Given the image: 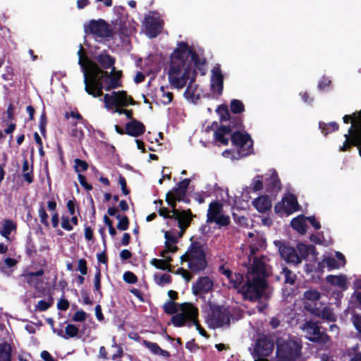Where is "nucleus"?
Segmentation results:
<instances>
[{
  "label": "nucleus",
  "instance_id": "1",
  "mask_svg": "<svg viewBox=\"0 0 361 361\" xmlns=\"http://www.w3.org/2000/svg\"><path fill=\"white\" fill-rule=\"evenodd\" d=\"M79 64L84 75L85 91L94 97H101L102 90L109 91L120 86L121 71L115 69L114 59L106 52H102L95 57L97 61L103 69L111 68L110 73L102 70L95 62L88 59L83 54V48L80 45L78 52Z\"/></svg>",
  "mask_w": 361,
  "mask_h": 361
},
{
  "label": "nucleus",
  "instance_id": "2",
  "mask_svg": "<svg viewBox=\"0 0 361 361\" xmlns=\"http://www.w3.org/2000/svg\"><path fill=\"white\" fill-rule=\"evenodd\" d=\"M247 235L250 244L248 260L250 267L248 269L246 281L239 288V293L245 300L257 301L262 297L267 288L265 278L269 274V266L267 257H258L257 255V252L264 246L262 236L252 232H249Z\"/></svg>",
  "mask_w": 361,
  "mask_h": 361
},
{
  "label": "nucleus",
  "instance_id": "3",
  "mask_svg": "<svg viewBox=\"0 0 361 361\" xmlns=\"http://www.w3.org/2000/svg\"><path fill=\"white\" fill-rule=\"evenodd\" d=\"M196 54L185 42H180L171 56L168 71L169 82L173 87L182 89L189 80H195Z\"/></svg>",
  "mask_w": 361,
  "mask_h": 361
},
{
  "label": "nucleus",
  "instance_id": "4",
  "mask_svg": "<svg viewBox=\"0 0 361 361\" xmlns=\"http://www.w3.org/2000/svg\"><path fill=\"white\" fill-rule=\"evenodd\" d=\"M190 182V180L188 178L183 179L179 183L176 188L166 194V201L173 207V216L178 220V225L180 228L178 238L182 237L186 228L190 226L193 216L190 210H179L176 208V201L184 200Z\"/></svg>",
  "mask_w": 361,
  "mask_h": 361
},
{
  "label": "nucleus",
  "instance_id": "5",
  "mask_svg": "<svg viewBox=\"0 0 361 361\" xmlns=\"http://www.w3.org/2000/svg\"><path fill=\"white\" fill-rule=\"evenodd\" d=\"M344 123L351 126L348 128V134H345V140L340 151L349 150L352 147H357L361 157V109L352 114L345 115L343 117Z\"/></svg>",
  "mask_w": 361,
  "mask_h": 361
},
{
  "label": "nucleus",
  "instance_id": "6",
  "mask_svg": "<svg viewBox=\"0 0 361 361\" xmlns=\"http://www.w3.org/2000/svg\"><path fill=\"white\" fill-rule=\"evenodd\" d=\"M164 309L168 314H175L171 318V322L177 327L185 325L188 319L193 320L197 314V308L188 302L178 304L169 301L164 304Z\"/></svg>",
  "mask_w": 361,
  "mask_h": 361
},
{
  "label": "nucleus",
  "instance_id": "7",
  "mask_svg": "<svg viewBox=\"0 0 361 361\" xmlns=\"http://www.w3.org/2000/svg\"><path fill=\"white\" fill-rule=\"evenodd\" d=\"M180 259L188 262V268L193 272L202 271L207 266L204 250L198 243L192 244Z\"/></svg>",
  "mask_w": 361,
  "mask_h": 361
},
{
  "label": "nucleus",
  "instance_id": "8",
  "mask_svg": "<svg viewBox=\"0 0 361 361\" xmlns=\"http://www.w3.org/2000/svg\"><path fill=\"white\" fill-rule=\"evenodd\" d=\"M104 103L105 108L114 113L123 114L125 109L121 106H127L130 104H133L131 97H128L126 92L118 91L112 92L111 94H105L102 99H100Z\"/></svg>",
  "mask_w": 361,
  "mask_h": 361
},
{
  "label": "nucleus",
  "instance_id": "9",
  "mask_svg": "<svg viewBox=\"0 0 361 361\" xmlns=\"http://www.w3.org/2000/svg\"><path fill=\"white\" fill-rule=\"evenodd\" d=\"M300 350L301 345L295 341L277 342V355L281 361L295 360L300 355Z\"/></svg>",
  "mask_w": 361,
  "mask_h": 361
},
{
  "label": "nucleus",
  "instance_id": "10",
  "mask_svg": "<svg viewBox=\"0 0 361 361\" xmlns=\"http://www.w3.org/2000/svg\"><path fill=\"white\" fill-rule=\"evenodd\" d=\"M85 31L95 38H109L114 35V29L111 25L103 19L90 20L85 26Z\"/></svg>",
  "mask_w": 361,
  "mask_h": 361
},
{
  "label": "nucleus",
  "instance_id": "11",
  "mask_svg": "<svg viewBox=\"0 0 361 361\" xmlns=\"http://www.w3.org/2000/svg\"><path fill=\"white\" fill-rule=\"evenodd\" d=\"M207 323L210 327L217 328L228 324L230 317L226 308L220 306H211L208 314Z\"/></svg>",
  "mask_w": 361,
  "mask_h": 361
},
{
  "label": "nucleus",
  "instance_id": "12",
  "mask_svg": "<svg viewBox=\"0 0 361 361\" xmlns=\"http://www.w3.org/2000/svg\"><path fill=\"white\" fill-rule=\"evenodd\" d=\"M231 140L239 157H245L252 152V140L248 134L237 131L231 135Z\"/></svg>",
  "mask_w": 361,
  "mask_h": 361
},
{
  "label": "nucleus",
  "instance_id": "13",
  "mask_svg": "<svg viewBox=\"0 0 361 361\" xmlns=\"http://www.w3.org/2000/svg\"><path fill=\"white\" fill-rule=\"evenodd\" d=\"M207 216V222H215L220 226H227L230 223L229 216L223 214L222 204L218 202H213L209 204Z\"/></svg>",
  "mask_w": 361,
  "mask_h": 361
},
{
  "label": "nucleus",
  "instance_id": "14",
  "mask_svg": "<svg viewBox=\"0 0 361 361\" xmlns=\"http://www.w3.org/2000/svg\"><path fill=\"white\" fill-rule=\"evenodd\" d=\"M305 336L313 342L326 343L328 336L320 331L318 324L313 322H307L301 327Z\"/></svg>",
  "mask_w": 361,
  "mask_h": 361
},
{
  "label": "nucleus",
  "instance_id": "15",
  "mask_svg": "<svg viewBox=\"0 0 361 361\" xmlns=\"http://www.w3.org/2000/svg\"><path fill=\"white\" fill-rule=\"evenodd\" d=\"M299 205L296 197L291 194L286 195L274 207L276 213L289 215L298 210Z\"/></svg>",
  "mask_w": 361,
  "mask_h": 361
},
{
  "label": "nucleus",
  "instance_id": "16",
  "mask_svg": "<svg viewBox=\"0 0 361 361\" xmlns=\"http://www.w3.org/2000/svg\"><path fill=\"white\" fill-rule=\"evenodd\" d=\"M322 295L316 289L310 288L303 293L304 307L313 313L322 305L320 300Z\"/></svg>",
  "mask_w": 361,
  "mask_h": 361
},
{
  "label": "nucleus",
  "instance_id": "17",
  "mask_svg": "<svg viewBox=\"0 0 361 361\" xmlns=\"http://www.w3.org/2000/svg\"><path fill=\"white\" fill-rule=\"evenodd\" d=\"M163 21L154 15L145 18L146 34L149 38L155 37L161 30Z\"/></svg>",
  "mask_w": 361,
  "mask_h": 361
},
{
  "label": "nucleus",
  "instance_id": "18",
  "mask_svg": "<svg viewBox=\"0 0 361 361\" xmlns=\"http://www.w3.org/2000/svg\"><path fill=\"white\" fill-rule=\"evenodd\" d=\"M224 87V77L219 64L213 67L211 71V88L214 93L221 94Z\"/></svg>",
  "mask_w": 361,
  "mask_h": 361
},
{
  "label": "nucleus",
  "instance_id": "19",
  "mask_svg": "<svg viewBox=\"0 0 361 361\" xmlns=\"http://www.w3.org/2000/svg\"><path fill=\"white\" fill-rule=\"evenodd\" d=\"M279 252L281 257L286 262L294 264L301 263V257L293 247L283 245L279 247Z\"/></svg>",
  "mask_w": 361,
  "mask_h": 361
},
{
  "label": "nucleus",
  "instance_id": "20",
  "mask_svg": "<svg viewBox=\"0 0 361 361\" xmlns=\"http://www.w3.org/2000/svg\"><path fill=\"white\" fill-rule=\"evenodd\" d=\"M223 274L225 276L224 283L229 288H238L243 281V276L240 274L233 273L228 269H224Z\"/></svg>",
  "mask_w": 361,
  "mask_h": 361
},
{
  "label": "nucleus",
  "instance_id": "21",
  "mask_svg": "<svg viewBox=\"0 0 361 361\" xmlns=\"http://www.w3.org/2000/svg\"><path fill=\"white\" fill-rule=\"evenodd\" d=\"M213 287V282L208 277H201L192 286L193 293L199 295L210 291Z\"/></svg>",
  "mask_w": 361,
  "mask_h": 361
},
{
  "label": "nucleus",
  "instance_id": "22",
  "mask_svg": "<svg viewBox=\"0 0 361 361\" xmlns=\"http://www.w3.org/2000/svg\"><path fill=\"white\" fill-rule=\"evenodd\" d=\"M126 133L133 137H138L142 135L145 130V127L144 124L137 120L132 119L126 126Z\"/></svg>",
  "mask_w": 361,
  "mask_h": 361
},
{
  "label": "nucleus",
  "instance_id": "23",
  "mask_svg": "<svg viewBox=\"0 0 361 361\" xmlns=\"http://www.w3.org/2000/svg\"><path fill=\"white\" fill-rule=\"evenodd\" d=\"M255 208L261 213H265L271 208V200L267 195H261L252 202Z\"/></svg>",
  "mask_w": 361,
  "mask_h": 361
},
{
  "label": "nucleus",
  "instance_id": "24",
  "mask_svg": "<svg viewBox=\"0 0 361 361\" xmlns=\"http://www.w3.org/2000/svg\"><path fill=\"white\" fill-rule=\"evenodd\" d=\"M166 238V249L161 253V257H165V253L175 252L177 250V247L174 244L177 241V237L171 234L169 231L165 232Z\"/></svg>",
  "mask_w": 361,
  "mask_h": 361
},
{
  "label": "nucleus",
  "instance_id": "25",
  "mask_svg": "<svg viewBox=\"0 0 361 361\" xmlns=\"http://www.w3.org/2000/svg\"><path fill=\"white\" fill-rule=\"evenodd\" d=\"M231 129L226 126L220 127L214 133V137L220 144L227 145L230 136Z\"/></svg>",
  "mask_w": 361,
  "mask_h": 361
},
{
  "label": "nucleus",
  "instance_id": "26",
  "mask_svg": "<svg viewBox=\"0 0 361 361\" xmlns=\"http://www.w3.org/2000/svg\"><path fill=\"white\" fill-rule=\"evenodd\" d=\"M273 344L266 340H259L256 345L255 350L262 356L269 355L273 350Z\"/></svg>",
  "mask_w": 361,
  "mask_h": 361
},
{
  "label": "nucleus",
  "instance_id": "27",
  "mask_svg": "<svg viewBox=\"0 0 361 361\" xmlns=\"http://www.w3.org/2000/svg\"><path fill=\"white\" fill-rule=\"evenodd\" d=\"M297 250L299 252L298 255L302 259H306L311 255L312 259L315 258V250L314 247L312 245H308L304 243H299L297 245Z\"/></svg>",
  "mask_w": 361,
  "mask_h": 361
},
{
  "label": "nucleus",
  "instance_id": "28",
  "mask_svg": "<svg viewBox=\"0 0 361 361\" xmlns=\"http://www.w3.org/2000/svg\"><path fill=\"white\" fill-rule=\"evenodd\" d=\"M306 217L303 215H300L292 220L291 226L298 233L304 234L306 232Z\"/></svg>",
  "mask_w": 361,
  "mask_h": 361
},
{
  "label": "nucleus",
  "instance_id": "29",
  "mask_svg": "<svg viewBox=\"0 0 361 361\" xmlns=\"http://www.w3.org/2000/svg\"><path fill=\"white\" fill-rule=\"evenodd\" d=\"M144 345L152 353L159 355L164 357H168L170 354L168 351L162 350L157 343H152L147 341H144Z\"/></svg>",
  "mask_w": 361,
  "mask_h": 361
},
{
  "label": "nucleus",
  "instance_id": "30",
  "mask_svg": "<svg viewBox=\"0 0 361 361\" xmlns=\"http://www.w3.org/2000/svg\"><path fill=\"white\" fill-rule=\"evenodd\" d=\"M321 306L322 305L312 314L330 322L334 321L335 316L333 314L331 310L329 307H324L322 308Z\"/></svg>",
  "mask_w": 361,
  "mask_h": 361
},
{
  "label": "nucleus",
  "instance_id": "31",
  "mask_svg": "<svg viewBox=\"0 0 361 361\" xmlns=\"http://www.w3.org/2000/svg\"><path fill=\"white\" fill-rule=\"evenodd\" d=\"M167 254L168 253H165V257H162L164 258V259H153L151 264L157 269L170 270L169 262L171 261V257H169Z\"/></svg>",
  "mask_w": 361,
  "mask_h": 361
},
{
  "label": "nucleus",
  "instance_id": "32",
  "mask_svg": "<svg viewBox=\"0 0 361 361\" xmlns=\"http://www.w3.org/2000/svg\"><path fill=\"white\" fill-rule=\"evenodd\" d=\"M184 97L188 101L195 102L199 98V94L193 82H190L184 92Z\"/></svg>",
  "mask_w": 361,
  "mask_h": 361
},
{
  "label": "nucleus",
  "instance_id": "33",
  "mask_svg": "<svg viewBox=\"0 0 361 361\" xmlns=\"http://www.w3.org/2000/svg\"><path fill=\"white\" fill-rule=\"evenodd\" d=\"M11 347L6 343L0 344V361H11Z\"/></svg>",
  "mask_w": 361,
  "mask_h": 361
},
{
  "label": "nucleus",
  "instance_id": "34",
  "mask_svg": "<svg viewBox=\"0 0 361 361\" xmlns=\"http://www.w3.org/2000/svg\"><path fill=\"white\" fill-rule=\"evenodd\" d=\"M16 229L15 224L10 220H6L4 222L3 227L0 230V234L6 238L7 240H9V235L12 231Z\"/></svg>",
  "mask_w": 361,
  "mask_h": 361
},
{
  "label": "nucleus",
  "instance_id": "35",
  "mask_svg": "<svg viewBox=\"0 0 361 361\" xmlns=\"http://www.w3.org/2000/svg\"><path fill=\"white\" fill-rule=\"evenodd\" d=\"M155 283L159 286H164L171 283V276L167 274H155L154 275Z\"/></svg>",
  "mask_w": 361,
  "mask_h": 361
},
{
  "label": "nucleus",
  "instance_id": "36",
  "mask_svg": "<svg viewBox=\"0 0 361 361\" xmlns=\"http://www.w3.org/2000/svg\"><path fill=\"white\" fill-rule=\"evenodd\" d=\"M320 265L322 268H326L328 271H331L337 268L338 263L334 258L325 257Z\"/></svg>",
  "mask_w": 361,
  "mask_h": 361
},
{
  "label": "nucleus",
  "instance_id": "37",
  "mask_svg": "<svg viewBox=\"0 0 361 361\" xmlns=\"http://www.w3.org/2000/svg\"><path fill=\"white\" fill-rule=\"evenodd\" d=\"M159 97L160 101L165 105L169 104L173 99L172 92L166 91L164 87H161Z\"/></svg>",
  "mask_w": 361,
  "mask_h": 361
},
{
  "label": "nucleus",
  "instance_id": "38",
  "mask_svg": "<svg viewBox=\"0 0 361 361\" xmlns=\"http://www.w3.org/2000/svg\"><path fill=\"white\" fill-rule=\"evenodd\" d=\"M319 128L321 129L322 133L324 135H326L327 134L336 130L337 123L336 122L329 123L328 124L320 123Z\"/></svg>",
  "mask_w": 361,
  "mask_h": 361
},
{
  "label": "nucleus",
  "instance_id": "39",
  "mask_svg": "<svg viewBox=\"0 0 361 361\" xmlns=\"http://www.w3.org/2000/svg\"><path fill=\"white\" fill-rule=\"evenodd\" d=\"M43 274L42 271H38L36 272H30L25 274L23 276L25 280L32 286H35L37 282L35 281L37 279V277L42 276Z\"/></svg>",
  "mask_w": 361,
  "mask_h": 361
},
{
  "label": "nucleus",
  "instance_id": "40",
  "mask_svg": "<svg viewBox=\"0 0 361 361\" xmlns=\"http://www.w3.org/2000/svg\"><path fill=\"white\" fill-rule=\"evenodd\" d=\"M65 332L66 336H63V338L67 339L77 336L78 329L73 324H68L65 328Z\"/></svg>",
  "mask_w": 361,
  "mask_h": 361
},
{
  "label": "nucleus",
  "instance_id": "41",
  "mask_svg": "<svg viewBox=\"0 0 361 361\" xmlns=\"http://www.w3.org/2000/svg\"><path fill=\"white\" fill-rule=\"evenodd\" d=\"M281 274L284 276V281L286 283L293 284L295 276L291 271L286 268H283Z\"/></svg>",
  "mask_w": 361,
  "mask_h": 361
},
{
  "label": "nucleus",
  "instance_id": "42",
  "mask_svg": "<svg viewBox=\"0 0 361 361\" xmlns=\"http://www.w3.org/2000/svg\"><path fill=\"white\" fill-rule=\"evenodd\" d=\"M231 109L234 114L240 113L244 110L243 104L238 99H233L231 103Z\"/></svg>",
  "mask_w": 361,
  "mask_h": 361
},
{
  "label": "nucleus",
  "instance_id": "43",
  "mask_svg": "<svg viewBox=\"0 0 361 361\" xmlns=\"http://www.w3.org/2000/svg\"><path fill=\"white\" fill-rule=\"evenodd\" d=\"M197 316H198V314L195 316V318L193 320L188 319L187 321L186 324H188V326L195 325L196 327V329L199 331V333L202 336H207V333H206L205 330L203 328H202L201 326L197 322Z\"/></svg>",
  "mask_w": 361,
  "mask_h": 361
},
{
  "label": "nucleus",
  "instance_id": "44",
  "mask_svg": "<svg viewBox=\"0 0 361 361\" xmlns=\"http://www.w3.org/2000/svg\"><path fill=\"white\" fill-rule=\"evenodd\" d=\"M351 321L355 329L361 335V314L354 313L352 315Z\"/></svg>",
  "mask_w": 361,
  "mask_h": 361
},
{
  "label": "nucleus",
  "instance_id": "45",
  "mask_svg": "<svg viewBox=\"0 0 361 361\" xmlns=\"http://www.w3.org/2000/svg\"><path fill=\"white\" fill-rule=\"evenodd\" d=\"M38 215H39V217L40 219V222L43 225L48 226H49L48 215L46 213V211L42 205H41L40 207L39 208Z\"/></svg>",
  "mask_w": 361,
  "mask_h": 361
},
{
  "label": "nucleus",
  "instance_id": "46",
  "mask_svg": "<svg viewBox=\"0 0 361 361\" xmlns=\"http://www.w3.org/2000/svg\"><path fill=\"white\" fill-rule=\"evenodd\" d=\"M61 227L68 231H71L73 229L69 216L64 215L61 216Z\"/></svg>",
  "mask_w": 361,
  "mask_h": 361
},
{
  "label": "nucleus",
  "instance_id": "47",
  "mask_svg": "<svg viewBox=\"0 0 361 361\" xmlns=\"http://www.w3.org/2000/svg\"><path fill=\"white\" fill-rule=\"evenodd\" d=\"M88 164L80 159L75 160V171L80 173L82 171H86L87 169Z\"/></svg>",
  "mask_w": 361,
  "mask_h": 361
},
{
  "label": "nucleus",
  "instance_id": "48",
  "mask_svg": "<svg viewBox=\"0 0 361 361\" xmlns=\"http://www.w3.org/2000/svg\"><path fill=\"white\" fill-rule=\"evenodd\" d=\"M118 219V228L121 231H125L128 228V219L126 216H120L117 217Z\"/></svg>",
  "mask_w": 361,
  "mask_h": 361
},
{
  "label": "nucleus",
  "instance_id": "49",
  "mask_svg": "<svg viewBox=\"0 0 361 361\" xmlns=\"http://www.w3.org/2000/svg\"><path fill=\"white\" fill-rule=\"evenodd\" d=\"M123 280L128 283L133 284L136 283L137 277L133 273L130 271H126L123 274Z\"/></svg>",
  "mask_w": 361,
  "mask_h": 361
},
{
  "label": "nucleus",
  "instance_id": "50",
  "mask_svg": "<svg viewBox=\"0 0 361 361\" xmlns=\"http://www.w3.org/2000/svg\"><path fill=\"white\" fill-rule=\"evenodd\" d=\"M270 176H271L270 184L272 185V188L274 189H279L280 183H279V180L278 179L276 172L274 171H271Z\"/></svg>",
  "mask_w": 361,
  "mask_h": 361
},
{
  "label": "nucleus",
  "instance_id": "51",
  "mask_svg": "<svg viewBox=\"0 0 361 361\" xmlns=\"http://www.w3.org/2000/svg\"><path fill=\"white\" fill-rule=\"evenodd\" d=\"M252 186L255 191L259 190L262 188V178L261 176H257L252 182Z\"/></svg>",
  "mask_w": 361,
  "mask_h": 361
},
{
  "label": "nucleus",
  "instance_id": "52",
  "mask_svg": "<svg viewBox=\"0 0 361 361\" xmlns=\"http://www.w3.org/2000/svg\"><path fill=\"white\" fill-rule=\"evenodd\" d=\"M78 270L82 274H87V262L85 259H80L78 260Z\"/></svg>",
  "mask_w": 361,
  "mask_h": 361
},
{
  "label": "nucleus",
  "instance_id": "53",
  "mask_svg": "<svg viewBox=\"0 0 361 361\" xmlns=\"http://www.w3.org/2000/svg\"><path fill=\"white\" fill-rule=\"evenodd\" d=\"M159 214L165 218L174 219L178 221V220L175 218L173 214V209L170 212L166 208H161L159 211Z\"/></svg>",
  "mask_w": 361,
  "mask_h": 361
},
{
  "label": "nucleus",
  "instance_id": "54",
  "mask_svg": "<svg viewBox=\"0 0 361 361\" xmlns=\"http://www.w3.org/2000/svg\"><path fill=\"white\" fill-rule=\"evenodd\" d=\"M87 317V314L83 311H77L73 317V320L75 322H83Z\"/></svg>",
  "mask_w": 361,
  "mask_h": 361
},
{
  "label": "nucleus",
  "instance_id": "55",
  "mask_svg": "<svg viewBox=\"0 0 361 361\" xmlns=\"http://www.w3.org/2000/svg\"><path fill=\"white\" fill-rule=\"evenodd\" d=\"M51 305V303L45 300H39L36 305V308L39 311L47 310Z\"/></svg>",
  "mask_w": 361,
  "mask_h": 361
},
{
  "label": "nucleus",
  "instance_id": "56",
  "mask_svg": "<svg viewBox=\"0 0 361 361\" xmlns=\"http://www.w3.org/2000/svg\"><path fill=\"white\" fill-rule=\"evenodd\" d=\"M348 279L344 274H340V290H346L348 289Z\"/></svg>",
  "mask_w": 361,
  "mask_h": 361
},
{
  "label": "nucleus",
  "instance_id": "57",
  "mask_svg": "<svg viewBox=\"0 0 361 361\" xmlns=\"http://www.w3.org/2000/svg\"><path fill=\"white\" fill-rule=\"evenodd\" d=\"M176 274L180 275L187 282L191 279L190 274L185 269L180 268L177 270Z\"/></svg>",
  "mask_w": 361,
  "mask_h": 361
},
{
  "label": "nucleus",
  "instance_id": "58",
  "mask_svg": "<svg viewBox=\"0 0 361 361\" xmlns=\"http://www.w3.org/2000/svg\"><path fill=\"white\" fill-rule=\"evenodd\" d=\"M326 281L332 286L338 285V276L329 275L326 276Z\"/></svg>",
  "mask_w": 361,
  "mask_h": 361
},
{
  "label": "nucleus",
  "instance_id": "59",
  "mask_svg": "<svg viewBox=\"0 0 361 361\" xmlns=\"http://www.w3.org/2000/svg\"><path fill=\"white\" fill-rule=\"evenodd\" d=\"M78 180H79L80 183L84 188H85L87 190H92V186L90 184H88L86 182L85 177L84 176H82V174H80V173L78 174Z\"/></svg>",
  "mask_w": 361,
  "mask_h": 361
},
{
  "label": "nucleus",
  "instance_id": "60",
  "mask_svg": "<svg viewBox=\"0 0 361 361\" xmlns=\"http://www.w3.org/2000/svg\"><path fill=\"white\" fill-rule=\"evenodd\" d=\"M57 307L61 310H66L69 307V303L66 299H61L58 302Z\"/></svg>",
  "mask_w": 361,
  "mask_h": 361
},
{
  "label": "nucleus",
  "instance_id": "61",
  "mask_svg": "<svg viewBox=\"0 0 361 361\" xmlns=\"http://www.w3.org/2000/svg\"><path fill=\"white\" fill-rule=\"evenodd\" d=\"M100 277L101 273L100 271L97 270L96 274L94 276V287L96 290H99L100 288Z\"/></svg>",
  "mask_w": 361,
  "mask_h": 361
},
{
  "label": "nucleus",
  "instance_id": "62",
  "mask_svg": "<svg viewBox=\"0 0 361 361\" xmlns=\"http://www.w3.org/2000/svg\"><path fill=\"white\" fill-rule=\"evenodd\" d=\"M331 81L327 78H323L319 83V87L321 90L325 89L326 87H327L330 84Z\"/></svg>",
  "mask_w": 361,
  "mask_h": 361
},
{
  "label": "nucleus",
  "instance_id": "63",
  "mask_svg": "<svg viewBox=\"0 0 361 361\" xmlns=\"http://www.w3.org/2000/svg\"><path fill=\"white\" fill-rule=\"evenodd\" d=\"M41 357L44 361H54L53 357L47 351H42L41 353Z\"/></svg>",
  "mask_w": 361,
  "mask_h": 361
},
{
  "label": "nucleus",
  "instance_id": "64",
  "mask_svg": "<svg viewBox=\"0 0 361 361\" xmlns=\"http://www.w3.org/2000/svg\"><path fill=\"white\" fill-rule=\"evenodd\" d=\"M350 361H361V352H356L353 354H350Z\"/></svg>",
  "mask_w": 361,
  "mask_h": 361
}]
</instances>
